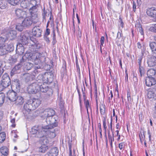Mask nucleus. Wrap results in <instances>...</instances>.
<instances>
[{
	"label": "nucleus",
	"mask_w": 156,
	"mask_h": 156,
	"mask_svg": "<svg viewBox=\"0 0 156 156\" xmlns=\"http://www.w3.org/2000/svg\"><path fill=\"white\" fill-rule=\"evenodd\" d=\"M45 58L42 55V54L39 52H27L20 60V62L23 63L27 60L34 62L35 66H34V72L33 75L35 76V70L41 68L42 67V63L45 61Z\"/></svg>",
	"instance_id": "1"
},
{
	"label": "nucleus",
	"mask_w": 156,
	"mask_h": 156,
	"mask_svg": "<svg viewBox=\"0 0 156 156\" xmlns=\"http://www.w3.org/2000/svg\"><path fill=\"white\" fill-rule=\"evenodd\" d=\"M12 90H9L7 94V98L12 101H14L17 98V93L19 92L20 89V83L18 79H15L12 82L11 85Z\"/></svg>",
	"instance_id": "2"
},
{
	"label": "nucleus",
	"mask_w": 156,
	"mask_h": 156,
	"mask_svg": "<svg viewBox=\"0 0 156 156\" xmlns=\"http://www.w3.org/2000/svg\"><path fill=\"white\" fill-rule=\"evenodd\" d=\"M46 119V122L48 124L44 126V129L46 130L51 129V128H54L57 126L58 123L56 122L58 118L57 115L50 116L44 118Z\"/></svg>",
	"instance_id": "3"
},
{
	"label": "nucleus",
	"mask_w": 156,
	"mask_h": 156,
	"mask_svg": "<svg viewBox=\"0 0 156 156\" xmlns=\"http://www.w3.org/2000/svg\"><path fill=\"white\" fill-rule=\"evenodd\" d=\"M46 131L44 129V126H35L32 127L30 132L32 134L35 135L36 137L41 138L44 136Z\"/></svg>",
	"instance_id": "4"
},
{
	"label": "nucleus",
	"mask_w": 156,
	"mask_h": 156,
	"mask_svg": "<svg viewBox=\"0 0 156 156\" xmlns=\"http://www.w3.org/2000/svg\"><path fill=\"white\" fill-rule=\"evenodd\" d=\"M37 79L41 80L42 82L46 84H50L52 83L54 79V75L51 73L47 72L42 75H39Z\"/></svg>",
	"instance_id": "5"
},
{
	"label": "nucleus",
	"mask_w": 156,
	"mask_h": 156,
	"mask_svg": "<svg viewBox=\"0 0 156 156\" xmlns=\"http://www.w3.org/2000/svg\"><path fill=\"white\" fill-rule=\"evenodd\" d=\"M41 80L37 79L35 82L30 84L27 87V90L30 94H35L39 92V84L41 83Z\"/></svg>",
	"instance_id": "6"
},
{
	"label": "nucleus",
	"mask_w": 156,
	"mask_h": 156,
	"mask_svg": "<svg viewBox=\"0 0 156 156\" xmlns=\"http://www.w3.org/2000/svg\"><path fill=\"white\" fill-rule=\"evenodd\" d=\"M31 20L34 23H36L39 21V17L37 13V10L35 6H34L30 8L29 10Z\"/></svg>",
	"instance_id": "7"
},
{
	"label": "nucleus",
	"mask_w": 156,
	"mask_h": 156,
	"mask_svg": "<svg viewBox=\"0 0 156 156\" xmlns=\"http://www.w3.org/2000/svg\"><path fill=\"white\" fill-rule=\"evenodd\" d=\"M31 103L29 100H28L24 105L23 112L25 116H27L31 111L33 110Z\"/></svg>",
	"instance_id": "8"
},
{
	"label": "nucleus",
	"mask_w": 156,
	"mask_h": 156,
	"mask_svg": "<svg viewBox=\"0 0 156 156\" xmlns=\"http://www.w3.org/2000/svg\"><path fill=\"white\" fill-rule=\"evenodd\" d=\"M31 42H32L33 43L30 42L31 45H29L30 46V50L32 52H38L39 50L41 48L40 44L36 41V40L35 39H33V40H32Z\"/></svg>",
	"instance_id": "9"
},
{
	"label": "nucleus",
	"mask_w": 156,
	"mask_h": 156,
	"mask_svg": "<svg viewBox=\"0 0 156 156\" xmlns=\"http://www.w3.org/2000/svg\"><path fill=\"white\" fill-rule=\"evenodd\" d=\"M0 81L7 87L11 84L10 78L8 75L6 73H4L2 76V80Z\"/></svg>",
	"instance_id": "10"
},
{
	"label": "nucleus",
	"mask_w": 156,
	"mask_h": 156,
	"mask_svg": "<svg viewBox=\"0 0 156 156\" xmlns=\"http://www.w3.org/2000/svg\"><path fill=\"white\" fill-rule=\"evenodd\" d=\"M45 83H44V82H42V81H41V83H39V91H40L42 92L45 93L49 90L50 91L51 94H52L51 89L49 88L47 84L46 83L45 84Z\"/></svg>",
	"instance_id": "11"
},
{
	"label": "nucleus",
	"mask_w": 156,
	"mask_h": 156,
	"mask_svg": "<svg viewBox=\"0 0 156 156\" xmlns=\"http://www.w3.org/2000/svg\"><path fill=\"white\" fill-rule=\"evenodd\" d=\"M21 43H19L17 45L16 49V53H17L20 58H22L23 54L24 52V48Z\"/></svg>",
	"instance_id": "12"
},
{
	"label": "nucleus",
	"mask_w": 156,
	"mask_h": 156,
	"mask_svg": "<svg viewBox=\"0 0 156 156\" xmlns=\"http://www.w3.org/2000/svg\"><path fill=\"white\" fill-rule=\"evenodd\" d=\"M42 30L39 27H35L32 29V34L33 36L39 37L41 35Z\"/></svg>",
	"instance_id": "13"
},
{
	"label": "nucleus",
	"mask_w": 156,
	"mask_h": 156,
	"mask_svg": "<svg viewBox=\"0 0 156 156\" xmlns=\"http://www.w3.org/2000/svg\"><path fill=\"white\" fill-rule=\"evenodd\" d=\"M32 39H33L30 37V38L29 37L27 34H25L22 36L21 37V41L22 43L21 44H22L23 45H27V44H28L29 42L30 43L31 42L32 40Z\"/></svg>",
	"instance_id": "14"
},
{
	"label": "nucleus",
	"mask_w": 156,
	"mask_h": 156,
	"mask_svg": "<svg viewBox=\"0 0 156 156\" xmlns=\"http://www.w3.org/2000/svg\"><path fill=\"white\" fill-rule=\"evenodd\" d=\"M44 115L43 116L44 118H46V117L53 116L54 115H55V111L51 108H47L45 109L44 111Z\"/></svg>",
	"instance_id": "15"
},
{
	"label": "nucleus",
	"mask_w": 156,
	"mask_h": 156,
	"mask_svg": "<svg viewBox=\"0 0 156 156\" xmlns=\"http://www.w3.org/2000/svg\"><path fill=\"white\" fill-rule=\"evenodd\" d=\"M146 12L149 16L156 19V8L152 7L149 8L147 9Z\"/></svg>",
	"instance_id": "16"
},
{
	"label": "nucleus",
	"mask_w": 156,
	"mask_h": 156,
	"mask_svg": "<svg viewBox=\"0 0 156 156\" xmlns=\"http://www.w3.org/2000/svg\"><path fill=\"white\" fill-rule=\"evenodd\" d=\"M146 85L150 87L156 83V81L153 77H147L145 80Z\"/></svg>",
	"instance_id": "17"
},
{
	"label": "nucleus",
	"mask_w": 156,
	"mask_h": 156,
	"mask_svg": "<svg viewBox=\"0 0 156 156\" xmlns=\"http://www.w3.org/2000/svg\"><path fill=\"white\" fill-rule=\"evenodd\" d=\"M33 23L31 20V17L27 16L23 20L22 24L24 27H29Z\"/></svg>",
	"instance_id": "18"
},
{
	"label": "nucleus",
	"mask_w": 156,
	"mask_h": 156,
	"mask_svg": "<svg viewBox=\"0 0 156 156\" xmlns=\"http://www.w3.org/2000/svg\"><path fill=\"white\" fill-rule=\"evenodd\" d=\"M51 128V129H48L45 132V135H48L49 137L51 138H54L56 136L55 129Z\"/></svg>",
	"instance_id": "19"
},
{
	"label": "nucleus",
	"mask_w": 156,
	"mask_h": 156,
	"mask_svg": "<svg viewBox=\"0 0 156 156\" xmlns=\"http://www.w3.org/2000/svg\"><path fill=\"white\" fill-rule=\"evenodd\" d=\"M29 100L31 102V104L32 105L33 110L37 107L41 103L40 101L38 99L34 98Z\"/></svg>",
	"instance_id": "20"
},
{
	"label": "nucleus",
	"mask_w": 156,
	"mask_h": 156,
	"mask_svg": "<svg viewBox=\"0 0 156 156\" xmlns=\"http://www.w3.org/2000/svg\"><path fill=\"white\" fill-rule=\"evenodd\" d=\"M58 151L56 147L52 148L50 151L45 154V156H56L58 154Z\"/></svg>",
	"instance_id": "21"
},
{
	"label": "nucleus",
	"mask_w": 156,
	"mask_h": 156,
	"mask_svg": "<svg viewBox=\"0 0 156 156\" xmlns=\"http://www.w3.org/2000/svg\"><path fill=\"white\" fill-rule=\"evenodd\" d=\"M16 32L14 30L9 31L6 34L7 37L10 40L14 39L16 37Z\"/></svg>",
	"instance_id": "22"
},
{
	"label": "nucleus",
	"mask_w": 156,
	"mask_h": 156,
	"mask_svg": "<svg viewBox=\"0 0 156 156\" xmlns=\"http://www.w3.org/2000/svg\"><path fill=\"white\" fill-rule=\"evenodd\" d=\"M16 16L19 18L23 17L26 15V12L20 9H17L15 10Z\"/></svg>",
	"instance_id": "23"
},
{
	"label": "nucleus",
	"mask_w": 156,
	"mask_h": 156,
	"mask_svg": "<svg viewBox=\"0 0 156 156\" xmlns=\"http://www.w3.org/2000/svg\"><path fill=\"white\" fill-rule=\"evenodd\" d=\"M26 61L23 63V66L24 71L30 70L33 67V64L32 63L27 62Z\"/></svg>",
	"instance_id": "24"
},
{
	"label": "nucleus",
	"mask_w": 156,
	"mask_h": 156,
	"mask_svg": "<svg viewBox=\"0 0 156 156\" xmlns=\"http://www.w3.org/2000/svg\"><path fill=\"white\" fill-rule=\"evenodd\" d=\"M30 5H31V4L27 0L23 1L20 3L21 7L24 9H29L30 8H29Z\"/></svg>",
	"instance_id": "25"
},
{
	"label": "nucleus",
	"mask_w": 156,
	"mask_h": 156,
	"mask_svg": "<svg viewBox=\"0 0 156 156\" xmlns=\"http://www.w3.org/2000/svg\"><path fill=\"white\" fill-rule=\"evenodd\" d=\"M16 103L18 105H22L24 102V98L21 96H17L15 100Z\"/></svg>",
	"instance_id": "26"
},
{
	"label": "nucleus",
	"mask_w": 156,
	"mask_h": 156,
	"mask_svg": "<svg viewBox=\"0 0 156 156\" xmlns=\"http://www.w3.org/2000/svg\"><path fill=\"white\" fill-rule=\"evenodd\" d=\"M156 96V89H154L152 91H148L147 94V97L149 98H154Z\"/></svg>",
	"instance_id": "27"
},
{
	"label": "nucleus",
	"mask_w": 156,
	"mask_h": 156,
	"mask_svg": "<svg viewBox=\"0 0 156 156\" xmlns=\"http://www.w3.org/2000/svg\"><path fill=\"white\" fill-rule=\"evenodd\" d=\"M7 52H11L13 50L14 47L12 43L7 44L4 45Z\"/></svg>",
	"instance_id": "28"
},
{
	"label": "nucleus",
	"mask_w": 156,
	"mask_h": 156,
	"mask_svg": "<svg viewBox=\"0 0 156 156\" xmlns=\"http://www.w3.org/2000/svg\"><path fill=\"white\" fill-rule=\"evenodd\" d=\"M155 74V70L153 69H151L149 70L147 72V77H153Z\"/></svg>",
	"instance_id": "29"
},
{
	"label": "nucleus",
	"mask_w": 156,
	"mask_h": 156,
	"mask_svg": "<svg viewBox=\"0 0 156 156\" xmlns=\"http://www.w3.org/2000/svg\"><path fill=\"white\" fill-rule=\"evenodd\" d=\"M0 151L2 155H6L8 154V152L7 147H2L0 149Z\"/></svg>",
	"instance_id": "30"
},
{
	"label": "nucleus",
	"mask_w": 156,
	"mask_h": 156,
	"mask_svg": "<svg viewBox=\"0 0 156 156\" xmlns=\"http://www.w3.org/2000/svg\"><path fill=\"white\" fill-rule=\"evenodd\" d=\"M8 52L4 46L0 47V55H3Z\"/></svg>",
	"instance_id": "31"
},
{
	"label": "nucleus",
	"mask_w": 156,
	"mask_h": 156,
	"mask_svg": "<svg viewBox=\"0 0 156 156\" xmlns=\"http://www.w3.org/2000/svg\"><path fill=\"white\" fill-rule=\"evenodd\" d=\"M48 149V146L45 145H42L39 148V151L42 153H44Z\"/></svg>",
	"instance_id": "32"
},
{
	"label": "nucleus",
	"mask_w": 156,
	"mask_h": 156,
	"mask_svg": "<svg viewBox=\"0 0 156 156\" xmlns=\"http://www.w3.org/2000/svg\"><path fill=\"white\" fill-rule=\"evenodd\" d=\"M20 59V60H21V58H20V56L17 53H16L15 56H13L11 58V60H12V62L14 63L16 62L18 59Z\"/></svg>",
	"instance_id": "33"
},
{
	"label": "nucleus",
	"mask_w": 156,
	"mask_h": 156,
	"mask_svg": "<svg viewBox=\"0 0 156 156\" xmlns=\"http://www.w3.org/2000/svg\"><path fill=\"white\" fill-rule=\"evenodd\" d=\"M149 46L152 51H156V43L154 42H151L149 44Z\"/></svg>",
	"instance_id": "34"
},
{
	"label": "nucleus",
	"mask_w": 156,
	"mask_h": 156,
	"mask_svg": "<svg viewBox=\"0 0 156 156\" xmlns=\"http://www.w3.org/2000/svg\"><path fill=\"white\" fill-rule=\"evenodd\" d=\"M6 137L5 133V132L0 133V143H2L5 140Z\"/></svg>",
	"instance_id": "35"
},
{
	"label": "nucleus",
	"mask_w": 156,
	"mask_h": 156,
	"mask_svg": "<svg viewBox=\"0 0 156 156\" xmlns=\"http://www.w3.org/2000/svg\"><path fill=\"white\" fill-rule=\"evenodd\" d=\"M21 60H20V61ZM20 63L18 64L13 68L16 72H18V71L20 70L22 66L23 65V63H21L20 62Z\"/></svg>",
	"instance_id": "36"
},
{
	"label": "nucleus",
	"mask_w": 156,
	"mask_h": 156,
	"mask_svg": "<svg viewBox=\"0 0 156 156\" xmlns=\"http://www.w3.org/2000/svg\"><path fill=\"white\" fill-rule=\"evenodd\" d=\"M20 0H8L9 3L12 5H15L19 3Z\"/></svg>",
	"instance_id": "37"
},
{
	"label": "nucleus",
	"mask_w": 156,
	"mask_h": 156,
	"mask_svg": "<svg viewBox=\"0 0 156 156\" xmlns=\"http://www.w3.org/2000/svg\"><path fill=\"white\" fill-rule=\"evenodd\" d=\"M5 95L3 93H0V106L3 103L4 101Z\"/></svg>",
	"instance_id": "38"
},
{
	"label": "nucleus",
	"mask_w": 156,
	"mask_h": 156,
	"mask_svg": "<svg viewBox=\"0 0 156 156\" xmlns=\"http://www.w3.org/2000/svg\"><path fill=\"white\" fill-rule=\"evenodd\" d=\"M112 136L110 134V131H108V139L109 142L114 141V134L113 133V131H112Z\"/></svg>",
	"instance_id": "39"
},
{
	"label": "nucleus",
	"mask_w": 156,
	"mask_h": 156,
	"mask_svg": "<svg viewBox=\"0 0 156 156\" xmlns=\"http://www.w3.org/2000/svg\"><path fill=\"white\" fill-rule=\"evenodd\" d=\"M84 103L85 107L86 108H89L90 109L91 111V105L89 101L88 100L84 101Z\"/></svg>",
	"instance_id": "40"
},
{
	"label": "nucleus",
	"mask_w": 156,
	"mask_h": 156,
	"mask_svg": "<svg viewBox=\"0 0 156 156\" xmlns=\"http://www.w3.org/2000/svg\"><path fill=\"white\" fill-rule=\"evenodd\" d=\"M23 25H21L20 24H18L16 27V29L18 30L21 31L23 30Z\"/></svg>",
	"instance_id": "41"
},
{
	"label": "nucleus",
	"mask_w": 156,
	"mask_h": 156,
	"mask_svg": "<svg viewBox=\"0 0 156 156\" xmlns=\"http://www.w3.org/2000/svg\"><path fill=\"white\" fill-rule=\"evenodd\" d=\"M25 81L27 82H28L31 79V75L29 74H27L25 75Z\"/></svg>",
	"instance_id": "42"
},
{
	"label": "nucleus",
	"mask_w": 156,
	"mask_h": 156,
	"mask_svg": "<svg viewBox=\"0 0 156 156\" xmlns=\"http://www.w3.org/2000/svg\"><path fill=\"white\" fill-rule=\"evenodd\" d=\"M6 86H5V85L0 81V91L3 90L4 89L7 87Z\"/></svg>",
	"instance_id": "43"
},
{
	"label": "nucleus",
	"mask_w": 156,
	"mask_h": 156,
	"mask_svg": "<svg viewBox=\"0 0 156 156\" xmlns=\"http://www.w3.org/2000/svg\"><path fill=\"white\" fill-rule=\"evenodd\" d=\"M105 40V37L103 36H102L101 37V38L100 40V42L101 43V44L100 45V50L101 52H102V49H101V46L103 45V44L104 43Z\"/></svg>",
	"instance_id": "44"
},
{
	"label": "nucleus",
	"mask_w": 156,
	"mask_h": 156,
	"mask_svg": "<svg viewBox=\"0 0 156 156\" xmlns=\"http://www.w3.org/2000/svg\"><path fill=\"white\" fill-rule=\"evenodd\" d=\"M150 30L152 32H156V23L153 25L150 28Z\"/></svg>",
	"instance_id": "45"
},
{
	"label": "nucleus",
	"mask_w": 156,
	"mask_h": 156,
	"mask_svg": "<svg viewBox=\"0 0 156 156\" xmlns=\"http://www.w3.org/2000/svg\"><path fill=\"white\" fill-rule=\"evenodd\" d=\"M100 112L102 115H104L105 113V105H103L100 108Z\"/></svg>",
	"instance_id": "46"
},
{
	"label": "nucleus",
	"mask_w": 156,
	"mask_h": 156,
	"mask_svg": "<svg viewBox=\"0 0 156 156\" xmlns=\"http://www.w3.org/2000/svg\"><path fill=\"white\" fill-rule=\"evenodd\" d=\"M123 36L122 31H121V32H118L117 34V36L116 37L117 40L118 41L119 39H120L121 37H122Z\"/></svg>",
	"instance_id": "47"
},
{
	"label": "nucleus",
	"mask_w": 156,
	"mask_h": 156,
	"mask_svg": "<svg viewBox=\"0 0 156 156\" xmlns=\"http://www.w3.org/2000/svg\"><path fill=\"white\" fill-rule=\"evenodd\" d=\"M139 31L142 35H144V32L141 24H139Z\"/></svg>",
	"instance_id": "48"
},
{
	"label": "nucleus",
	"mask_w": 156,
	"mask_h": 156,
	"mask_svg": "<svg viewBox=\"0 0 156 156\" xmlns=\"http://www.w3.org/2000/svg\"><path fill=\"white\" fill-rule=\"evenodd\" d=\"M136 2L134 1H133V11L134 12H135L136 9Z\"/></svg>",
	"instance_id": "49"
},
{
	"label": "nucleus",
	"mask_w": 156,
	"mask_h": 156,
	"mask_svg": "<svg viewBox=\"0 0 156 156\" xmlns=\"http://www.w3.org/2000/svg\"><path fill=\"white\" fill-rule=\"evenodd\" d=\"M8 39V37H7V36L6 37H0V42L2 43H3L5 42L6 40Z\"/></svg>",
	"instance_id": "50"
},
{
	"label": "nucleus",
	"mask_w": 156,
	"mask_h": 156,
	"mask_svg": "<svg viewBox=\"0 0 156 156\" xmlns=\"http://www.w3.org/2000/svg\"><path fill=\"white\" fill-rule=\"evenodd\" d=\"M98 127L99 128V132L100 133V137L101 138L102 137V134L101 133V124L100 123H99L98 125Z\"/></svg>",
	"instance_id": "51"
},
{
	"label": "nucleus",
	"mask_w": 156,
	"mask_h": 156,
	"mask_svg": "<svg viewBox=\"0 0 156 156\" xmlns=\"http://www.w3.org/2000/svg\"><path fill=\"white\" fill-rule=\"evenodd\" d=\"M76 89L77 90V91L78 93V94L79 96V99L80 103V104L81 105V100L80 92V90L78 88V87H76Z\"/></svg>",
	"instance_id": "52"
},
{
	"label": "nucleus",
	"mask_w": 156,
	"mask_h": 156,
	"mask_svg": "<svg viewBox=\"0 0 156 156\" xmlns=\"http://www.w3.org/2000/svg\"><path fill=\"white\" fill-rule=\"evenodd\" d=\"M3 66H4L2 64H1L0 66V77L4 71V70L3 69Z\"/></svg>",
	"instance_id": "53"
},
{
	"label": "nucleus",
	"mask_w": 156,
	"mask_h": 156,
	"mask_svg": "<svg viewBox=\"0 0 156 156\" xmlns=\"http://www.w3.org/2000/svg\"><path fill=\"white\" fill-rule=\"evenodd\" d=\"M119 20H119V22L120 23V26H121V27L122 28L124 27V23H123L121 17L120 16L119 17Z\"/></svg>",
	"instance_id": "54"
},
{
	"label": "nucleus",
	"mask_w": 156,
	"mask_h": 156,
	"mask_svg": "<svg viewBox=\"0 0 156 156\" xmlns=\"http://www.w3.org/2000/svg\"><path fill=\"white\" fill-rule=\"evenodd\" d=\"M50 30L48 28H47L44 34V36H48L50 34Z\"/></svg>",
	"instance_id": "55"
},
{
	"label": "nucleus",
	"mask_w": 156,
	"mask_h": 156,
	"mask_svg": "<svg viewBox=\"0 0 156 156\" xmlns=\"http://www.w3.org/2000/svg\"><path fill=\"white\" fill-rule=\"evenodd\" d=\"M115 132L116 133V134L115 135V136H118L117 140V141H119L120 139V135L119 134V130H117Z\"/></svg>",
	"instance_id": "56"
},
{
	"label": "nucleus",
	"mask_w": 156,
	"mask_h": 156,
	"mask_svg": "<svg viewBox=\"0 0 156 156\" xmlns=\"http://www.w3.org/2000/svg\"><path fill=\"white\" fill-rule=\"evenodd\" d=\"M18 72H16L15 69L13 68L10 73V75L11 76L14 75L15 74L18 73Z\"/></svg>",
	"instance_id": "57"
},
{
	"label": "nucleus",
	"mask_w": 156,
	"mask_h": 156,
	"mask_svg": "<svg viewBox=\"0 0 156 156\" xmlns=\"http://www.w3.org/2000/svg\"><path fill=\"white\" fill-rule=\"evenodd\" d=\"M15 119L12 118L11 119L10 122L12 123L11 126L13 127H14L15 126Z\"/></svg>",
	"instance_id": "58"
},
{
	"label": "nucleus",
	"mask_w": 156,
	"mask_h": 156,
	"mask_svg": "<svg viewBox=\"0 0 156 156\" xmlns=\"http://www.w3.org/2000/svg\"><path fill=\"white\" fill-rule=\"evenodd\" d=\"M142 59V58L141 56H140L138 59V63L140 67L141 66Z\"/></svg>",
	"instance_id": "59"
},
{
	"label": "nucleus",
	"mask_w": 156,
	"mask_h": 156,
	"mask_svg": "<svg viewBox=\"0 0 156 156\" xmlns=\"http://www.w3.org/2000/svg\"><path fill=\"white\" fill-rule=\"evenodd\" d=\"M123 143H121L119 144V147L120 149V150H121L124 147V146H123Z\"/></svg>",
	"instance_id": "60"
},
{
	"label": "nucleus",
	"mask_w": 156,
	"mask_h": 156,
	"mask_svg": "<svg viewBox=\"0 0 156 156\" xmlns=\"http://www.w3.org/2000/svg\"><path fill=\"white\" fill-rule=\"evenodd\" d=\"M103 123L104 128L105 129H106L107 128L106 123V120L105 119H104L103 120Z\"/></svg>",
	"instance_id": "61"
},
{
	"label": "nucleus",
	"mask_w": 156,
	"mask_h": 156,
	"mask_svg": "<svg viewBox=\"0 0 156 156\" xmlns=\"http://www.w3.org/2000/svg\"><path fill=\"white\" fill-rule=\"evenodd\" d=\"M53 41H52V44L53 45H55L57 41L56 40V37H53Z\"/></svg>",
	"instance_id": "62"
},
{
	"label": "nucleus",
	"mask_w": 156,
	"mask_h": 156,
	"mask_svg": "<svg viewBox=\"0 0 156 156\" xmlns=\"http://www.w3.org/2000/svg\"><path fill=\"white\" fill-rule=\"evenodd\" d=\"M83 98L84 101L87 100H86L87 97L86 96V94L85 92H83Z\"/></svg>",
	"instance_id": "63"
},
{
	"label": "nucleus",
	"mask_w": 156,
	"mask_h": 156,
	"mask_svg": "<svg viewBox=\"0 0 156 156\" xmlns=\"http://www.w3.org/2000/svg\"><path fill=\"white\" fill-rule=\"evenodd\" d=\"M94 92L95 94H97V85L96 84H95V86L94 88Z\"/></svg>",
	"instance_id": "64"
}]
</instances>
